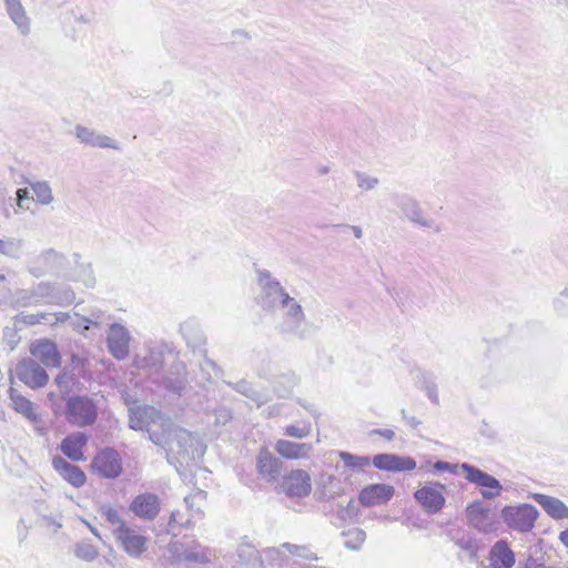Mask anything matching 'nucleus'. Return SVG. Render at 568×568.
I'll use <instances>...</instances> for the list:
<instances>
[{"label": "nucleus", "mask_w": 568, "mask_h": 568, "mask_svg": "<svg viewBox=\"0 0 568 568\" xmlns=\"http://www.w3.org/2000/svg\"><path fill=\"white\" fill-rule=\"evenodd\" d=\"M70 261L64 253L53 247H48L30 257L27 261L26 267L28 273L34 278H40L45 275L63 277L65 276Z\"/></svg>", "instance_id": "f257e3e1"}, {"label": "nucleus", "mask_w": 568, "mask_h": 568, "mask_svg": "<svg viewBox=\"0 0 568 568\" xmlns=\"http://www.w3.org/2000/svg\"><path fill=\"white\" fill-rule=\"evenodd\" d=\"M62 415L69 425L84 428L97 422L99 407L95 399L88 395H72L65 397Z\"/></svg>", "instance_id": "f03ea898"}, {"label": "nucleus", "mask_w": 568, "mask_h": 568, "mask_svg": "<svg viewBox=\"0 0 568 568\" xmlns=\"http://www.w3.org/2000/svg\"><path fill=\"white\" fill-rule=\"evenodd\" d=\"M257 283L261 287L260 304L266 311L282 312L294 301V297L290 296L282 284L267 270L257 271Z\"/></svg>", "instance_id": "7ed1b4c3"}, {"label": "nucleus", "mask_w": 568, "mask_h": 568, "mask_svg": "<svg viewBox=\"0 0 568 568\" xmlns=\"http://www.w3.org/2000/svg\"><path fill=\"white\" fill-rule=\"evenodd\" d=\"M539 513L537 508L530 504H521L518 506H505L501 509V518L504 523L513 530L519 532L530 531Z\"/></svg>", "instance_id": "20e7f679"}, {"label": "nucleus", "mask_w": 568, "mask_h": 568, "mask_svg": "<svg viewBox=\"0 0 568 568\" xmlns=\"http://www.w3.org/2000/svg\"><path fill=\"white\" fill-rule=\"evenodd\" d=\"M168 550L176 562L192 561L199 564H206L216 557V554L213 549L203 547L196 540H191L190 542H170Z\"/></svg>", "instance_id": "39448f33"}, {"label": "nucleus", "mask_w": 568, "mask_h": 568, "mask_svg": "<svg viewBox=\"0 0 568 568\" xmlns=\"http://www.w3.org/2000/svg\"><path fill=\"white\" fill-rule=\"evenodd\" d=\"M37 303H48L55 305L71 304L75 294L70 287H60L57 283L41 281L32 287Z\"/></svg>", "instance_id": "423d86ee"}, {"label": "nucleus", "mask_w": 568, "mask_h": 568, "mask_svg": "<svg viewBox=\"0 0 568 568\" xmlns=\"http://www.w3.org/2000/svg\"><path fill=\"white\" fill-rule=\"evenodd\" d=\"M92 471L100 477L114 479L118 478L122 470V458L114 448H103L93 457L91 462Z\"/></svg>", "instance_id": "0eeeda50"}, {"label": "nucleus", "mask_w": 568, "mask_h": 568, "mask_svg": "<svg viewBox=\"0 0 568 568\" xmlns=\"http://www.w3.org/2000/svg\"><path fill=\"white\" fill-rule=\"evenodd\" d=\"M460 469L465 473V478L475 484L478 487H481L480 494L485 499H493L498 497L501 494L503 486L500 481L494 476L483 471L481 469L468 464H460Z\"/></svg>", "instance_id": "6e6552de"}, {"label": "nucleus", "mask_w": 568, "mask_h": 568, "mask_svg": "<svg viewBox=\"0 0 568 568\" xmlns=\"http://www.w3.org/2000/svg\"><path fill=\"white\" fill-rule=\"evenodd\" d=\"M445 485L438 481H429L414 494L415 499L428 514L439 513L446 503L444 496Z\"/></svg>", "instance_id": "1a4fd4ad"}, {"label": "nucleus", "mask_w": 568, "mask_h": 568, "mask_svg": "<svg viewBox=\"0 0 568 568\" xmlns=\"http://www.w3.org/2000/svg\"><path fill=\"white\" fill-rule=\"evenodd\" d=\"M468 523L478 531L484 534L495 532L498 529L496 515L490 508L485 507L481 501H473L466 507Z\"/></svg>", "instance_id": "9d476101"}, {"label": "nucleus", "mask_w": 568, "mask_h": 568, "mask_svg": "<svg viewBox=\"0 0 568 568\" xmlns=\"http://www.w3.org/2000/svg\"><path fill=\"white\" fill-rule=\"evenodd\" d=\"M14 373L19 381L33 389L45 386L49 381L45 369L33 358L19 362Z\"/></svg>", "instance_id": "9b49d317"}, {"label": "nucleus", "mask_w": 568, "mask_h": 568, "mask_svg": "<svg viewBox=\"0 0 568 568\" xmlns=\"http://www.w3.org/2000/svg\"><path fill=\"white\" fill-rule=\"evenodd\" d=\"M278 489L290 497H305L312 489L311 476L303 469H294L283 476Z\"/></svg>", "instance_id": "f8f14e48"}, {"label": "nucleus", "mask_w": 568, "mask_h": 568, "mask_svg": "<svg viewBox=\"0 0 568 568\" xmlns=\"http://www.w3.org/2000/svg\"><path fill=\"white\" fill-rule=\"evenodd\" d=\"M131 334L129 329L119 323L110 325L106 346L109 353L118 361H123L130 353Z\"/></svg>", "instance_id": "ddd939ff"}, {"label": "nucleus", "mask_w": 568, "mask_h": 568, "mask_svg": "<svg viewBox=\"0 0 568 568\" xmlns=\"http://www.w3.org/2000/svg\"><path fill=\"white\" fill-rule=\"evenodd\" d=\"M173 353V347L165 343H159L149 347L146 355H136L133 366L138 369L160 372L163 367L165 355Z\"/></svg>", "instance_id": "4468645a"}, {"label": "nucleus", "mask_w": 568, "mask_h": 568, "mask_svg": "<svg viewBox=\"0 0 568 568\" xmlns=\"http://www.w3.org/2000/svg\"><path fill=\"white\" fill-rule=\"evenodd\" d=\"M9 398L11 400L12 408L21 414L26 419L33 424L34 430L39 435H43L45 433V428L41 427L39 424L41 422L40 415L37 413V406L30 399L21 395L18 389L10 387L9 388Z\"/></svg>", "instance_id": "2eb2a0df"}, {"label": "nucleus", "mask_w": 568, "mask_h": 568, "mask_svg": "<svg viewBox=\"0 0 568 568\" xmlns=\"http://www.w3.org/2000/svg\"><path fill=\"white\" fill-rule=\"evenodd\" d=\"M283 463L273 455L267 448H261L256 456L257 474L267 483L278 481L282 473Z\"/></svg>", "instance_id": "dca6fc26"}, {"label": "nucleus", "mask_w": 568, "mask_h": 568, "mask_svg": "<svg viewBox=\"0 0 568 568\" xmlns=\"http://www.w3.org/2000/svg\"><path fill=\"white\" fill-rule=\"evenodd\" d=\"M30 353L37 362L48 368L59 367L61 365V354L54 342L42 338L33 342L30 346Z\"/></svg>", "instance_id": "f3484780"}, {"label": "nucleus", "mask_w": 568, "mask_h": 568, "mask_svg": "<svg viewBox=\"0 0 568 568\" xmlns=\"http://www.w3.org/2000/svg\"><path fill=\"white\" fill-rule=\"evenodd\" d=\"M115 539L130 557L139 558L146 550L148 538L129 526L120 530Z\"/></svg>", "instance_id": "a211bd4d"}, {"label": "nucleus", "mask_w": 568, "mask_h": 568, "mask_svg": "<svg viewBox=\"0 0 568 568\" xmlns=\"http://www.w3.org/2000/svg\"><path fill=\"white\" fill-rule=\"evenodd\" d=\"M161 503L155 494L144 493L138 495L130 505V510L139 518L153 520L160 513Z\"/></svg>", "instance_id": "6ab92c4d"}, {"label": "nucleus", "mask_w": 568, "mask_h": 568, "mask_svg": "<svg viewBox=\"0 0 568 568\" xmlns=\"http://www.w3.org/2000/svg\"><path fill=\"white\" fill-rule=\"evenodd\" d=\"M129 412V426L134 430H149V427L161 418V413L149 405L131 407Z\"/></svg>", "instance_id": "aec40b11"}, {"label": "nucleus", "mask_w": 568, "mask_h": 568, "mask_svg": "<svg viewBox=\"0 0 568 568\" xmlns=\"http://www.w3.org/2000/svg\"><path fill=\"white\" fill-rule=\"evenodd\" d=\"M372 463L376 468L387 471H406L416 468L414 458L395 454H377L374 456Z\"/></svg>", "instance_id": "412c9836"}, {"label": "nucleus", "mask_w": 568, "mask_h": 568, "mask_svg": "<svg viewBox=\"0 0 568 568\" xmlns=\"http://www.w3.org/2000/svg\"><path fill=\"white\" fill-rule=\"evenodd\" d=\"M52 467L65 481L75 488L82 487L87 481L84 471L61 456L52 458Z\"/></svg>", "instance_id": "4be33fe9"}, {"label": "nucleus", "mask_w": 568, "mask_h": 568, "mask_svg": "<svg viewBox=\"0 0 568 568\" xmlns=\"http://www.w3.org/2000/svg\"><path fill=\"white\" fill-rule=\"evenodd\" d=\"M305 322V314L302 305L294 298L285 310L282 311L281 331L283 333L298 335L302 324Z\"/></svg>", "instance_id": "5701e85b"}, {"label": "nucleus", "mask_w": 568, "mask_h": 568, "mask_svg": "<svg viewBox=\"0 0 568 568\" xmlns=\"http://www.w3.org/2000/svg\"><path fill=\"white\" fill-rule=\"evenodd\" d=\"M7 16L16 26L21 36H28L31 32V19L29 18L21 0H3Z\"/></svg>", "instance_id": "b1692460"}, {"label": "nucleus", "mask_w": 568, "mask_h": 568, "mask_svg": "<svg viewBox=\"0 0 568 568\" xmlns=\"http://www.w3.org/2000/svg\"><path fill=\"white\" fill-rule=\"evenodd\" d=\"M89 437L82 432H75L65 436L61 444L60 449L72 462H81L85 459L83 448L87 446Z\"/></svg>", "instance_id": "393cba45"}, {"label": "nucleus", "mask_w": 568, "mask_h": 568, "mask_svg": "<svg viewBox=\"0 0 568 568\" xmlns=\"http://www.w3.org/2000/svg\"><path fill=\"white\" fill-rule=\"evenodd\" d=\"M394 495V487L387 484H374L365 487L359 494L363 506L381 505L388 501Z\"/></svg>", "instance_id": "a878e982"}, {"label": "nucleus", "mask_w": 568, "mask_h": 568, "mask_svg": "<svg viewBox=\"0 0 568 568\" xmlns=\"http://www.w3.org/2000/svg\"><path fill=\"white\" fill-rule=\"evenodd\" d=\"M186 365L183 362L176 361L171 365L169 373L163 379V386L169 392L182 395L187 385Z\"/></svg>", "instance_id": "bb28decb"}, {"label": "nucleus", "mask_w": 568, "mask_h": 568, "mask_svg": "<svg viewBox=\"0 0 568 568\" xmlns=\"http://www.w3.org/2000/svg\"><path fill=\"white\" fill-rule=\"evenodd\" d=\"M399 209L403 214L414 224H417L422 227L433 229L435 225V221L425 216L423 210L420 209L418 202L410 196H402L398 203Z\"/></svg>", "instance_id": "cd10ccee"}, {"label": "nucleus", "mask_w": 568, "mask_h": 568, "mask_svg": "<svg viewBox=\"0 0 568 568\" xmlns=\"http://www.w3.org/2000/svg\"><path fill=\"white\" fill-rule=\"evenodd\" d=\"M74 134L77 139L84 144L94 146V148H102V149H113L118 150L119 146L114 140H112L110 136L100 134L95 132L92 129H89L83 125H77L74 129Z\"/></svg>", "instance_id": "c85d7f7f"}, {"label": "nucleus", "mask_w": 568, "mask_h": 568, "mask_svg": "<svg viewBox=\"0 0 568 568\" xmlns=\"http://www.w3.org/2000/svg\"><path fill=\"white\" fill-rule=\"evenodd\" d=\"M313 449V445L308 443H294L280 439L275 444V450L278 455L286 459H302L308 457Z\"/></svg>", "instance_id": "c756f323"}, {"label": "nucleus", "mask_w": 568, "mask_h": 568, "mask_svg": "<svg viewBox=\"0 0 568 568\" xmlns=\"http://www.w3.org/2000/svg\"><path fill=\"white\" fill-rule=\"evenodd\" d=\"M33 290L31 288H19L14 293L10 290H3L1 292L0 298V308L8 302L12 307H28L32 305H38L36 296L33 295Z\"/></svg>", "instance_id": "7c9ffc66"}, {"label": "nucleus", "mask_w": 568, "mask_h": 568, "mask_svg": "<svg viewBox=\"0 0 568 568\" xmlns=\"http://www.w3.org/2000/svg\"><path fill=\"white\" fill-rule=\"evenodd\" d=\"M489 559L494 568H511L516 561L515 552L505 540H498L491 547Z\"/></svg>", "instance_id": "2f4dec72"}, {"label": "nucleus", "mask_w": 568, "mask_h": 568, "mask_svg": "<svg viewBox=\"0 0 568 568\" xmlns=\"http://www.w3.org/2000/svg\"><path fill=\"white\" fill-rule=\"evenodd\" d=\"M532 499L538 503L551 518L557 520L568 518V506L560 499L544 494H534Z\"/></svg>", "instance_id": "473e14b6"}, {"label": "nucleus", "mask_w": 568, "mask_h": 568, "mask_svg": "<svg viewBox=\"0 0 568 568\" xmlns=\"http://www.w3.org/2000/svg\"><path fill=\"white\" fill-rule=\"evenodd\" d=\"M180 332L187 346L193 349L202 348L206 343L205 335L202 332L200 324L193 318L184 321L180 325Z\"/></svg>", "instance_id": "72a5a7b5"}, {"label": "nucleus", "mask_w": 568, "mask_h": 568, "mask_svg": "<svg viewBox=\"0 0 568 568\" xmlns=\"http://www.w3.org/2000/svg\"><path fill=\"white\" fill-rule=\"evenodd\" d=\"M73 262L77 265L75 273L70 274L65 271V276H63V278L80 281L87 287H93L95 285V276L91 263L82 262L79 253L73 254Z\"/></svg>", "instance_id": "f704fd0d"}, {"label": "nucleus", "mask_w": 568, "mask_h": 568, "mask_svg": "<svg viewBox=\"0 0 568 568\" xmlns=\"http://www.w3.org/2000/svg\"><path fill=\"white\" fill-rule=\"evenodd\" d=\"M297 383L298 378L293 372L283 373L273 382L274 392L281 398L290 397Z\"/></svg>", "instance_id": "c9c22d12"}, {"label": "nucleus", "mask_w": 568, "mask_h": 568, "mask_svg": "<svg viewBox=\"0 0 568 568\" xmlns=\"http://www.w3.org/2000/svg\"><path fill=\"white\" fill-rule=\"evenodd\" d=\"M24 240L14 236L0 239V254L11 258L20 260L23 255Z\"/></svg>", "instance_id": "e433bc0d"}, {"label": "nucleus", "mask_w": 568, "mask_h": 568, "mask_svg": "<svg viewBox=\"0 0 568 568\" xmlns=\"http://www.w3.org/2000/svg\"><path fill=\"white\" fill-rule=\"evenodd\" d=\"M226 384L237 393L251 399L254 404H256L257 407H260L261 405L268 400L267 396L264 393L253 388V386L245 379H242L236 383L227 382Z\"/></svg>", "instance_id": "4c0bfd02"}, {"label": "nucleus", "mask_w": 568, "mask_h": 568, "mask_svg": "<svg viewBox=\"0 0 568 568\" xmlns=\"http://www.w3.org/2000/svg\"><path fill=\"white\" fill-rule=\"evenodd\" d=\"M29 186L34 194L33 200L40 205H50L53 202V192L48 181H32Z\"/></svg>", "instance_id": "58836bf2"}, {"label": "nucleus", "mask_w": 568, "mask_h": 568, "mask_svg": "<svg viewBox=\"0 0 568 568\" xmlns=\"http://www.w3.org/2000/svg\"><path fill=\"white\" fill-rule=\"evenodd\" d=\"M77 383L74 374L63 369L54 378V384L58 387L61 398L65 402V397H71L73 394V386Z\"/></svg>", "instance_id": "ea45409f"}, {"label": "nucleus", "mask_w": 568, "mask_h": 568, "mask_svg": "<svg viewBox=\"0 0 568 568\" xmlns=\"http://www.w3.org/2000/svg\"><path fill=\"white\" fill-rule=\"evenodd\" d=\"M101 513L105 521L110 525L114 536H116L120 530L128 527L125 521L121 518L118 509L110 506H103L101 508Z\"/></svg>", "instance_id": "a19ab883"}, {"label": "nucleus", "mask_w": 568, "mask_h": 568, "mask_svg": "<svg viewBox=\"0 0 568 568\" xmlns=\"http://www.w3.org/2000/svg\"><path fill=\"white\" fill-rule=\"evenodd\" d=\"M105 314L100 311H91L89 315L81 316L74 325L78 328H82L83 331L89 329L90 327H101L104 323Z\"/></svg>", "instance_id": "79ce46f5"}, {"label": "nucleus", "mask_w": 568, "mask_h": 568, "mask_svg": "<svg viewBox=\"0 0 568 568\" xmlns=\"http://www.w3.org/2000/svg\"><path fill=\"white\" fill-rule=\"evenodd\" d=\"M21 326L18 323H14V320H11V323L3 328L2 341L3 344L10 349L13 351L19 344L21 337L19 335V331Z\"/></svg>", "instance_id": "37998d69"}, {"label": "nucleus", "mask_w": 568, "mask_h": 568, "mask_svg": "<svg viewBox=\"0 0 568 568\" xmlns=\"http://www.w3.org/2000/svg\"><path fill=\"white\" fill-rule=\"evenodd\" d=\"M237 557L242 564L260 561L263 565L258 550L251 544L242 542L237 547Z\"/></svg>", "instance_id": "c03bdc74"}, {"label": "nucleus", "mask_w": 568, "mask_h": 568, "mask_svg": "<svg viewBox=\"0 0 568 568\" xmlns=\"http://www.w3.org/2000/svg\"><path fill=\"white\" fill-rule=\"evenodd\" d=\"M339 457L344 465L352 469L362 470L371 464V459L367 456H356L346 452H341Z\"/></svg>", "instance_id": "a18cd8bd"}, {"label": "nucleus", "mask_w": 568, "mask_h": 568, "mask_svg": "<svg viewBox=\"0 0 568 568\" xmlns=\"http://www.w3.org/2000/svg\"><path fill=\"white\" fill-rule=\"evenodd\" d=\"M344 535L346 537L344 541L345 547L353 550L359 549L366 537L364 530L359 528L351 529L344 532Z\"/></svg>", "instance_id": "49530a36"}, {"label": "nucleus", "mask_w": 568, "mask_h": 568, "mask_svg": "<svg viewBox=\"0 0 568 568\" xmlns=\"http://www.w3.org/2000/svg\"><path fill=\"white\" fill-rule=\"evenodd\" d=\"M50 316V314H47V313H36V314H29V313H24V312H21L19 313L18 315H16L13 317L14 320V323H18L20 326L22 325H36V324H39L43 321H48V317Z\"/></svg>", "instance_id": "de8ad7c7"}, {"label": "nucleus", "mask_w": 568, "mask_h": 568, "mask_svg": "<svg viewBox=\"0 0 568 568\" xmlns=\"http://www.w3.org/2000/svg\"><path fill=\"white\" fill-rule=\"evenodd\" d=\"M74 555L79 559L90 562V561H93L98 557L99 551H98L97 547H94L91 544L79 542L75 545Z\"/></svg>", "instance_id": "09e8293b"}, {"label": "nucleus", "mask_w": 568, "mask_h": 568, "mask_svg": "<svg viewBox=\"0 0 568 568\" xmlns=\"http://www.w3.org/2000/svg\"><path fill=\"white\" fill-rule=\"evenodd\" d=\"M281 547L285 548L293 556L307 560L317 559L316 555L306 546H298L290 542H284Z\"/></svg>", "instance_id": "8fccbe9b"}, {"label": "nucleus", "mask_w": 568, "mask_h": 568, "mask_svg": "<svg viewBox=\"0 0 568 568\" xmlns=\"http://www.w3.org/2000/svg\"><path fill=\"white\" fill-rule=\"evenodd\" d=\"M185 526L189 527L191 525L190 518H184L183 514L179 510L172 511L170 516V520L168 524V534H172L173 536H176L178 532H175V526Z\"/></svg>", "instance_id": "3c124183"}, {"label": "nucleus", "mask_w": 568, "mask_h": 568, "mask_svg": "<svg viewBox=\"0 0 568 568\" xmlns=\"http://www.w3.org/2000/svg\"><path fill=\"white\" fill-rule=\"evenodd\" d=\"M355 176L357 180L358 187L365 191L375 189L379 183V180L377 178L367 175L363 172H356Z\"/></svg>", "instance_id": "603ef678"}, {"label": "nucleus", "mask_w": 568, "mask_h": 568, "mask_svg": "<svg viewBox=\"0 0 568 568\" xmlns=\"http://www.w3.org/2000/svg\"><path fill=\"white\" fill-rule=\"evenodd\" d=\"M284 434L288 437L301 439V438L307 437L311 434V425L305 424L302 427H298L295 425H288L285 427Z\"/></svg>", "instance_id": "864d4df0"}, {"label": "nucleus", "mask_w": 568, "mask_h": 568, "mask_svg": "<svg viewBox=\"0 0 568 568\" xmlns=\"http://www.w3.org/2000/svg\"><path fill=\"white\" fill-rule=\"evenodd\" d=\"M355 514L356 508L353 500H349L346 506L337 505L336 515L342 521L352 519Z\"/></svg>", "instance_id": "5fc2aeb1"}, {"label": "nucleus", "mask_w": 568, "mask_h": 568, "mask_svg": "<svg viewBox=\"0 0 568 568\" xmlns=\"http://www.w3.org/2000/svg\"><path fill=\"white\" fill-rule=\"evenodd\" d=\"M30 192L28 189H18L16 192V204L20 210H29Z\"/></svg>", "instance_id": "6e6d98bb"}, {"label": "nucleus", "mask_w": 568, "mask_h": 568, "mask_svg": "<svg viewBox=\"0 0 568 568\" xmlns=\"http://www.w3.org/2000/svg\"><path fill=\"white\" fill-rule=\"evenodd\" d=\"M200 367L203 372H205L209 368L214 371L215 376L217 377L223 374V371L217 366V364L206 356L205 349H203V361L200 363Z\"/></svg>", "instance_id": "4d7b16f0"}, {"label": "nucleus", "mask_w": 568, "mask_h": 568, "mask_svg": "<svg viewBox=\"0 0 568 568\" xmlns=\"http://www.w3.org/2000/svg\"><path fill=\"white\" fill-rule=\"evenodd\" d=\"M205 499V491L203 490H199L196 491L194 495L192 496H186L184 498V503L186 505V507L191 510V511H194V513H200V507H197L196 509H194V505H195V501H202Z\"/></svg>", "instance_id": "13d9d810"}, {"label": "nucleus", "mask_w": 568, "mask_h": 568, "mask_svg": "<svg viewBox=\"0 0 568 568\" xmlns=\"http://www.w3.org/2000/svg\"><path fill=\"white\" fill-rule=\"evenodd\" d=\"M460 468V465L458 464H450L448 462L438 460L434 464V469L436 471H449L453 474H457V469Z\"/></svg>", "instance_id": "bf43d9fd"}, {"label": "nucleus", "mask_w": 568, "mask_h": 568, "mask_svg": "<svg viewBox=\"0 0 568 568\" xmlns=\"http://www.w3.org/2000/svg\"><path fill=\"white\" fill-rule=\"evenodd\" d=\"M263 556L270 560H278L281 557V551L278 548H267L263 551Z\"/></svg>", "instance_id": "052dcab7"}, {"label": "nucleus", "mask_w": 568, "mask_h": 568, "mask_svg": "<svg viewBox=\"0 0 568 568\" xmlns=\"http://www.w3.org/2000/svg\"><path fill=\"white\" fill-rule=\"evenodd\" d=\"M402 416L406 420V423L413 428H416L420 424V422L416 417L408 416L405 409H402Z\"/></svg>", "instance_id": "680f3d73"}, {"label": "nucleus", "mask_w": 568, "mask_h": 568, "mask_svg": "<svg viewBox=\"0 0 568 568\" xmlns=\"http://www.w3.org/2000/svg\"><path fill=\"white\" fill-rule=\"evenodd\" d=\"M523 568H545V566L540 562H538L537 559L529 556L527 560L525 561Z\"/></svg>", "instance_id": "e2e57ef3"}, {"label": "nucleus", "mask_w": 568, "mask_h": 568, "mask_svg": "<svg viewBox=\"0 0 568 568\" xmlns=\"http://www.w3.org/2000/svg\"><path fill=\"white\" fill-rule=\"evenodd\" d=\"M373 433L378 434L388 440L393 439L395 436V433L392 429H375Z\"/></svg>", "instance_id": "0e129e2a"}, {"label": "nucleus", "mask_w": 568, "mask_h": 568, "mask_svg": "<svg viewBox=\"0 0 568 568\" xmlns=\"http://www.w3.org/2000/svg\"><path fill=\"white\" fill-rule=\"evenodd\" d=\"M565 300L568 301V286L561 291L559 298L556 301V307L558 308L559 304H564Z\"/></svg>", "instance_id": "69168bd1"}, {"label": "nucleus", "mask_w": 568, "mask_h": 568, "mask_svg": "<svg viewBox=\"0 0 568 568\" xmlns=\"http://www.w3.org/2000/svg\"><path fill=\"white\" fill-rule=\"evenodd\" d=\"M349 227L356 239H361L363 236L362 227L358 225H346Z\"/></svg>", "instance_id": "338daca9"}, {"label": "nucleus", "mask_w": 568, "mask_h": 568, "mask_svg": "<svg viewBox=\"0 0 568 568\" xmlns=\"http://www.w3.org/2000/svg\"><path fill=\"white\" fill-rule=\"evenodd\" d=\"M559 540L568 547V528L559 534Z\"/></svg>", "instance_id": "774afa93"}]
</instances>
